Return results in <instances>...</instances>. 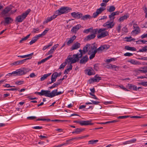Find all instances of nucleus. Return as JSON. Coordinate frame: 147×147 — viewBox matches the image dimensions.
I'll list each match as a JSON object with an SVG mask.
<instances>
[{"mask_svg":"<svg viewBox=\"0 0 147 147\" xmlns=\"http://www.w3.org/2000/svg\"><path fill=\"white\" fill-rule=\"evenodd\" d=\"M80 53H78L76 54L73 55V57H71V55H69L68 56V59L70 60L69 61H71V63H74L79 61V59L81 58L83 54V51L80 49L79 50Z\"/></svg>","mask_w":147,"mask_h":147,"instance_id":"obj_1","label":"nucleus"},{"mask_svg":"<svg viewBox=\"0 0 147 147\" xmlns=\"http://www.w3.org/2000/svg\"><path fill=\"white\" fill-rule=\"evenodd\" d=\"M71 10V8L68 7H61L59 9L56 10L55 13L57 16L59 15L67 13Z\"/></svg>","mask_w":147,"mask_h":147,"instance_id":"obj_2","label":"nucleus"},{"mask_svg":"<svg viewBox=\"0 0 147 147\" xmlns=\"http://www.w3.org/2000/svg\"><path fill=\"white\" fill-rule=\"evenodd\" d=\"M30 11L31 10L30 9H28L24 13H23L22 14L18 16L16 18V22H22L26 18Z\"/></svg>","mask_w":147,"mask_h":147,"instance_id":"obj_3","label":"nucleus"},{"mask_svg":"<svg viewBox=\"0 0 147 147\" xmlns=\"http://www.w3.org/2000/svg\"><path fill=\"white\" fill-rule=\"evenodd\" d=\"M30 70L28 69L21 68L18 69L14 71V73H15L16 76H20L25 74L28 72Z\"/></svg>","mask_w":147,"mask_h":147,"instance_id":"obj_4","label":"nucleus"},{"mask_svg":"<svg viewBox=\"0 0 147 147\" xmlns=\"http://www.w3.org/2000/svg\"><path fill=\"white\" fill-rule=\"evenodd\" d=\"M107 28H102L98 30V33L100 34L98 35L97 37H105L109 35L108 32L107 31H105V30Z\"/></svg>","mask_w":147,"mask_h":147,"instance_id":"obj_5","label":"nucleus"},{"mask_svg":"<svg viewBox=\"0 0 147 147\" xmlns=\"http://www.w3.org/2000/svg\"><path fill=\"white\" fill-rule=\"evenodd\" d=\"M50 90H42L41 92H36L34 93L35 94H38L40 96H45L50 97L49 93Z\"/></svg>","mask_w":147,"mask_h":147,"instance_id":"obj_6","label":"nucleus"},{"mask_svg":"<svg viewBox=\"0 0 147 147\" xmlns=\"http://www.w3.org/2000/svg\"><path fill=\"white\" fill-rule=\"evenodd\" d=\"M73 122L79 123L81 125H93V123L91 122V121L90 120L82 121L75 120Z\"/></svg>","mask_w":147,"mask_h":147,"instance_id":"obj_7","label":"nucleus"},{"mask_svg":"<svg viewBox=\"0 0 147 147\" xmlns=\"http://www.w3.org/2000/svg\"><path fill=\"white\" fill-rule=\"evenodd\" d=\"M105 9V8L102 7H100L99 8L97 9L96 11L93 13L92 17L94 18H96L98 15L100 14Z\"/></svg>","mask_w":147,"mask_h":147,"instance_id":"obj_8","label":"nucleus"},{"mask_svg":"<svg viewBox=\"0 0 147 147\" xmlns=\"http://www.w3.org/2000/svg\"><path fill=\"white\" fill-rule=\"evenodd\" d=\"M71 16L74 18L77 19H80L82 16V13L78 12H73L71 14Z\"/></svg>","mask_w":147,"mask_h":147,"instance_id":"obj_9","label":"nucleus"},{"mask_svg":"<svg viewBox=\"0 0 147 147\" xmlns=\"http://www.w3.org/2000/svg\"><path fill=\"white\" fill-rule=\"evenodd\" d=\"M98 75H96L93 78L90 79V80H89V81H90L91 80V82H90V83H91L92 82H98L100 80H101V78L99 76H97Z\"/></svg>","mask_w":147,"mask_h":147,"instance_id":"obj_10","label":"nucleus"},{"mask_svg":"<svg viewBox=\"0 0 147 147\" xmlns=\"http://www.w3.org/2000/svg\"><path fill=\"white\" fill-rule=\"evenodd\" d=\"M113 22L111 21L110 22L108 21L104 23L103 25V26L104 27H106L107 29L109 28H112L114 26V24H113Z\"/></svg>","mask_w":147,"mask_h":147,"instance_id":"obj_11","label":"nucleus"},{"mask_svg":"<svg viewBox=\"0 0 147 147\" xmlns=\"http://www.w3.org/2000/svg\"><path fill=\"white\" fill-rule=\"evenodd\" d=\"M81 27V25L80 24H77L76 26L73 27L71 31L72 33H76Z\"/></svg>","mask_w":147,"mask_h":147,"instance_id":"obj_12","label":"nucleus"},{"mask_svg":"<svg viewBox=\"0 0 147 147\" xmlns=\"http://www.w3.org/2000/svg\"><path fill=\"white\" fill-rule=\"evenodd\" d=\"M109 45H104L101 46H100L96 50H95L96 51V52H99L100 51H102L104 50L107 49L109 48Z\"/></svg>","mask_w":147,"mask_h":147,"instance_id":"obj_13","label":"nucleus"},{"mask_svg":"<svg viewBox=\"0 0 147 147\" xmlns=\"http://www.w3.org/2000/svg\"><path fill=\"white\" fill-rule=\"evenodd\" d=\"M4 20L3 23L7 24L11 23L13 21V19L9 17H5L4 18Z\"/></svg>","mask_w":147,"mask_h":147,"instance_id":"obj_14","label":"nucleus"},{"mask_svg":"<svg viewBox=\"0 0 147 147\" xmlns=\"http://www.w3.org/2000/svg\"><path fill=\"white\" fill-rule=\"evenodd\" d=\"M57 17V15H56L55 14V13H54V14L53 15L50 17H48L47 19L45 20V21L44 22L43 24H44L48 23L49 22L51 21L53 19Z\"/></svg>","mask_w":147,"mask_h":147,"instance_id":"obj_15","label":"nucleus"},{"mask_svg":"<svg viewBox=\"0 0 147 147\" xmlns=\"http://www.w3.org/2000/svg\"><path fill=\"white\" fill-rule=\"evenodd\" d=\"M11 8L9 7H5L2 11L1 14L2 15H5L7 14L11 10Z\"/></svg>","mask_w":147,"mask_h":147,"instance_id":"obj_16","label":"nucleus"},{"mask_svg":"<svg viewBox=\"0 0 147 147\" xmlns=\"http://www.w3.org/2000/svg\"><path fill=\"white\" fill-rule=\"evenodd\" d=\"M70 60H69V59H68V57H67V59H66L65 61V62L62 63L60 65V67L59 68V69H63L65 67V65H66L67 63H69L71 61H69Z\"/></svg>","mask_w":147,"mask_h":147,"instance_id":"obj_17","label":"nucleus"},{"mask_svg":"<svg viewBox=\"0 0 147 147\" xmlns=\"http://www.w3.org/2000/svg\"><path fill=\"white\" fill-rule=\"evenodd\" d=\"M96 53V51L95 50H92L91 53V51H90L88 53L89 55H90L89 57L90 59H93L95 57V54Z\"/></svg>","mask_w":147,"mask_h":147,"instance_id":"obj_18","label":"nucleus"},{"mask_svg":"<svg viewBox=\"0 0 147 147\" xmlns=\"http://www.w3.org/2000/svg\"><path fill=\"white\" fill-rule=\"evenodd\" d=\"M88 60V57L87 55L83 57L82 59L80 60V64H85Z\"/></svg>","mask_w":147,"mask_h":147,"instance_id":"obj_19","label":"nucleus"},{"mask_svg":"<svg viewBox=\"0 0 147 147\" xmlns=\"http://www.w3.org/2000/svg\"><path fill=\"white\" fill-rule=\"evenodd\" d=\"M92 33L90 35H88L87 37H96V34H97V33H98V29H92Z\"/></svg>","mask_w":147,"mask_h":147,"instance_id":"obj_20","label":"nucleus"},{"mask_svg":"<svg viewBox=\"0 0 147 147\" xmlns=\"http://www.w3.org/2000/svg\"><path fill=\"white\" fill-rule=\"evenodd\" d=\"M129 16L128 14L126 13L124 16L120 17L119 19V20L120 22H123L124 20H126Z\"/></svg>","mask_w":147,"mask_h":147,"instance_id":"obj_21","label":"nucleus"},{"mask_svg":"<svg viewBox=\"0 0 147 147\" xmlns=\"http://www.w3.org/2000/svg\"><path fill=\"white\" fill-rule=\"evenodd\" d=\"M128 62L134 65H140L141 64V63L140 62L134 59H131L128 61Z\"/></svg>","mask_w":147,"mask_h":147,"instance_id":"obj_22","label":"nucleus"},{"mask_svg":"<svg viewBox=\"0 0 147 147\" xmlns=\"http://www.w3.org/2000/svg\"><path fill=\"white\" fill-rule=\"evenodd\" d=\"M80 44L79 43L77 42L74 44L71 47V50L77 49L80 47Z\"/></svg>","mask_w":147,"mask_h":147,"instance_id":"obj_23","label":"nucleus"},{"mask_svg":"<svg viewBox=\"0 0 147 147\" xmlns=\"http://www.w3.org/2000/svg\"><path fill=\"white\" fill-rule=\"evenodd\" d=\"M84 129L82 128H77L75 131H73L72 133L73 134L76 133V134H79L80 132L83 131Z\"/></svg>","mask_w":147,"mask_h":147,"instance_id":"obj_24","label":"nucleus"},{"mask_svg":"<svg viewBox=\"0 0 147 147\" xmlns=\"http://www.w3.org/2000/svg\"><path fill=\"white\" fill-rule=\"evenodd\" d=\"M90 44L86 45L85 47H84L83 49V50H82L84 54H85L86 53L89 49L90 48Z\"/></svg>","mask_w":147,"mask_h":147,"instance_id":"obj_25","label":"nucleus"},{"mask_svg":"<svg viewBox=\"0 0 147 147\" xmlns=\"http://www.w3.org/2000/svg\"><path fill=\"white\" fill-rule=\"evenodd\" d=\"M58 73L57 72H55L51 76V80H53L54 81H56V78L58 77Z\"/></svg>","mask_w":147,"mask_h":147,"instance_id":"obj_26","label":"nucleus"},{"mask_svg":"<svg viewBox=\"0 0 147 147\" xmlns=\"http://www.w3.org/2000/svg\"><path fill=\"white\" fill-rule=\"evenodd\" d=\"M57 89L54 90L49 93L50 98H52L56 96V92L57 91Z\"/></svg>","mask_w":147,"mask_h":147,"instance_id":"obj_27","label":"nucleus"},{"mask_svg":"<svg viewBox=\"0 0 147 147\" xmlns=\"http://www.w3.org/2000/svg\"><path fill=\"white\" fill-rule=\"evenodd\" d=\"M128 86L129 87V89L132 88L133 90H137V87L136 85H134L132 84H128Z\"/></svg>","mask_w":147,"mask_h":147,"instance_id":"obj_28","label":"nucleus"},{"mask_svg":"<svg viewBox=\"0 0 147 147\" xmlns=\"http://www.w3.org/2000/svg\"><path fill=\"white\" fill-rule=\"evenodd\" d=\"M86 137L85 136H82L79 137H75L74 138H72L71 139L68 140L66 141L67 142H69L71 141L74 140H78L79 139H82Z\"/></svg>","mask_w":147,"mask_h":147,"instance_id":"obj_29","label":"nucleus"},{"mask_svg":"<svg viewBox=\"0 0 147 147\" xmlns=\"http://www.w3.org/2000/svg\"><path fill=\"white\" fill-rule=\"evenodd\" d=\"M140 31V30H139V29H135L131 32V34H132L133 36H135V35L139 33Z\"/></svg>","mask_w":147,"mask_h":147,"instance_id":"obj_30","label":"nucleus"},{"mask_svg":"<svg viewBox=\"0 0 147 147\" xmlns=\"http://www.w3.org/2000/svg\"><path fill=\"white\" fill-rule=\"evenodd\" d=\"M141 69H139L138 71L143 73H145L147 72V66L142 67Z\"/></svg>","mask_w":147,"mask_h":147,"instance_id":"obj_31","label":"nucleus"},{"mask_svg":"<svg viewBox=\"0 0 147 147\" xmlns=\"http://www.w3.org/2000/svg\"><path fill=\"white\" fill-rule=\"evenodd\" d=\"M115 7L113 5L111 6H109V8L107 9V11L109 12H112L115 10Z\"/></svg>","mask_w":147,"mask_h":147,"instance_id":"obj_32","label":"nucleus"},{"mask_svg":"<svg viewBox=\"0 0 147 147\" xmlns=\"http://www.w3.org/2000/svg\"><path fill=\"white\" fill-rule=\"evenodd\" d=\"M51 73H49L47 74H44L42 77L40 79V81H42L46 79L48 77L51 75Z\"/></svg>","mask_w":147,"mask_h":147,"instance_id":"obj_33","label":"nucleus"},{"mask_svg":"<svg viewBox=\"0 0 147 147\" xmlns=\"http://www.w3.org/2000/svg\"><path fill=\"white\" fill-rule=\"evenodd\" d=\"M81 19L83 20H87L88 19H90L91 18L90 16L89 15H86L82 16L81 17Z\"/></svg>","mask_w":147,"mask_h":147,"instance_id":"obj_34","label":"nucleus"},{"mask_svg":"<svg viewBox=\"0 0 147 147\" xmlns=\"http://www.w3.org/2000/svg\"><path fill=\"white\" fill-rule=\"evenodd\" d=\"M49 30V28L46 29L41 34L38 35L36 37H41L42 36H44Z\"/></svg>","mask_w":147,"mask_h":147,"instance_id":"obj_35","label":"nucleus"},{"mask_svg":"<svg viewBox=\"0 0 147 147\" xmlns=\"http://www.w3.org/2000/svg\"><path fill=\"white\" fill-rule=\"evenodd\" d=\"M33 53H32L30 54H27L25 55H18V57H20L21 58H25L32 55H33Z\"/></svg>","mask_w":147,"mask_h":147,"instance_id":"obj_36","label":"nucleus"},{"mask_svg":"<svg viewBox=\"0 0 147 147\" xmlns=\"http://www.w3.org/2000/svg\"><path fill=\"white\" fill-rule=\"evenodd\" d=\"M39 37H34L33 38L30 42H29L30 45H31L35 43L38 39Z\"/></svg>","mask_w":147,"mask_h":147,"instance_id":"obj_37","label":"nucleus"},{"mask_svg":"<svg viewBox=\"0 0 147 147\" xmlns=\"http://www.w3.org/2000/svg\"><path fill=\"white\" fill-rule=\"evenodd\" d=\"M115 16L114 15V13L113 12L109 15V18H110V21L113 22L114 19L115 18Z\"/></svg>","mask_w":147,"mask_h":147,"instance_id":"obj_38","label":"nucleus"},{"mask_svg":"<svg viewBox=\"0 0 147 147\" xmlns=\"http://www.w3.org/2000/svg\"><path fill=\"white\" fill-rule=\"evenodd\" d=\"M132 37H125V40H124V41H126L128 42H130L131 41H134L135 40V39L133 38H132Z\"/></svg>","mask_w":147,"mask_h":147,"instance_id":"obj_39","label":"nucleus"},{"mask_svg":"<svg viewBox=\"0 0 147 147\" xmlns=\"http://www.w3.org/2000/svg\"><path fill=\"white\" fill-rule=\"evenodd\" d=\"M98 141V140H90L88 142L89 144H95L96 142Z\"/></svg>","mask_w":147,"mask_h":147,"instance_id":"obj_40","label":"nucleus"},{"mask_svg":"<svg viewBox=\"0 0 147 147\" xmlns=\"http://www.w3.org/2000/svg\"><path fill=\"white\" fill-rule=\"evenodd\" d=\"M111 69H114V70L115 71H117L118 70L119 68V66H116L115 65H113L111 64Z\"/></svg>","mask_w":147,"mask_h":147,"instance_id":"obj_41","label":"nucleus"},{"mask_svg":"<svg viewBox=\"0 0 147 147\" xmlns=\"http://www.w3.org/2000/svg\"><path fill=\"white\" fill-rule=\"evenodd\" d=\"M76 37H71L69 39L67 43V45H69V44L72 43L74 40L76 39Z\"/></svg>","mask_w":147,"mask_h":147,"instance_id":"obj_42","label":"nucleus"},{"mask_svg":"<svg viewBox=\"0 0 147 147\" xmlns=\"http://www.w3.org/2000/svg\"><path fill=\"white\" fill-rule=\"evenodd\" d=\"M52 45L53 42H51L48 45L44 46L42 50L43 51H44L49 47L52 46Z\"/></svg>","mask_w":147,"mask_h":147,"instance_id":"obj_43","label":"nucleus"},{"mask_svg":"<svg viewBox=\"0 0 147 147\" xmlns=\"http://www.w3.org/2000/svg\"><path fill=\"white\" fill-rule=\"evenodd\" d=\"M92 29H93L92 28H90L88 29L84 30L83 31V32L84 33H86V34H88L89 32H90L92 30Z\"/></svg>","mask_w":147,"mask_h":147,"instance_id":"obj_44","label":"nucleus"},{"mask_svg":"<svg viewBox=\"0 0 147 147\" xmlns=\"http://www.w3.org/2000/svg\"><path fill=\"white\" fill-rule=\"evenodd\" d=\"M24 83V81H18L15 82V84L18 86L20 85L23 84Z\"/></svg>","mask_w":147,"mask_h":147,"instance_id":"obj_45","label":"nucleus"},{"mask_svg":"<svg viewBox=\"0 0 147 147\" xmlns=\"http://www.w3.org/2000/svg\"><path fill=\"white\" fill-rule=\"evenodd\" d=\"M129 116H119L117 117L118 119H126L127 117H129Z\"/></svg>","mask_w":147,"mask_h":147,"instance_id":"obj_46","label":"nucleus"},{"mask_svg":"<svg viewBox=\"0 0 147 147\" xmlns=\"http://www.w3.org/2000/svg\"><path fill=\"white\" fill-rule=\"evenodd\" d=\"M72 63H70L69 67H67V68L65 69L68 72H69L70 70H71L72 68V66L71 65Z\"/></svg>","mask_w":147,"mask_h":147,"instance_id":"obj_47","label":"nucleus"},{"mask_svg":"<svg viewBox=\"0 0 147 147\" xmlns=\"http://www.w3.org/2000/svg\"><path fill=\"white\" fill-rule=\"evenodd\" d=\"M94 68L96 71H98L99 69L98 65V64H96L94 65Z\"/></svg>","mask_w":147,"mask_h":147,"instance_id":"obj_48","label":"nucleus"},{"mask_svg":"<svg viewBox=\"0 0 147 147\" xmlns=\"http://www.w3.org/2000/svg\"><path fill=\"white\" fill-rule=\"evenodd\" d=\"M147 51V49H145L144 47H143L142 49H139L138 52H146Z\"/></svg>","mask_w":147,"mask_h":147,"instance_id":"obj_49","label":"nucleus"},{"mask_svg":"<svg viewBox=\"0 0 147 147\" xmlns=\"http://www.w3.org/2000/svg\"><path fill=\"white\" fill-rule=\"evenodd\" d=\"M94 44L95 43H94V44H92V45L91 48V49H92V50L94 51V50H96L97 49L96 46H95L94 45Z\"/></svg>","mask_w":147,"mask_h":147,"instance_id":"obj_50","label":"nucleus"},{"mask_svg":"<svg viewBox=\"0 0 147 147\" xmlns=\"http://www.w3.org/2000/svg\"><path fill=\"white\" fill-rule=\"evenodd\" d=\"M51 120L50 119H40V118H38L37 119H36V121H51Z\"/></svg>","mask_w":147,"mask_h":147,"instance_id":"obj_51","label":"nucleus"},{"mask_svg":"<svg viewBox=\"0 0 147 147\" xmlns=\"http://www.w3.org/2000/svg\"><path fill=\"white\" fill-rule=\"evenodd\" d=\"M139 84L144 86H147V82H142L140 83Z\"/></svg>","mask_w":147,"mask_h":147,"instance_id":"obj_52","label":"nucleus"},{"mask_svg":"<svg viewBox=\"0 0 147 147\" xmlns=\"http://www.w3.org/2000/svg\"><path fill=\"white\" fill-rule=\"evenodd\" d=\"M59 45L58 44H56L54 45L52 47V48H51V49L53 50V51H55L57 47H58Z\"/></svg>","mask_w":147,"mask_h":147,"instance_id":"obj_53","label":"nucleus"},{"mask_svg":"<svg viewBox=\"0 0 147 147\" xmlns=\"http://www.w3.org/2000/svg\"><path fill=\"white\" fill-rule=\"evenodd\" d=\"M51 121H61V122H65L67 121L65 120H59V119H55V120H51Z\"/></svg>","mask_w":147,"mask_h":147,"instance_id":"obj_54","label":"nucleus"},{"mask_svg":"<svg viewBox=\"0 0 147 147\" xmlns=\"http://www.w3.org/2000/svg\"><path fill=\"white\" fill-rule=\"evenodd\" d=\"M14 72V71L12 72L11 73H8L7 75H6V78H7V76H11L12 75H13V76H15L16 75H15V73Z\"/></svg>","mask_w":147,"mask_h":147,"instance_id":"obj_55","label":"nucleus"},{"mask_svg":"<svg viewBox=\"0 0 147 147\" xmlns=\"http://www.w3.org/2000/svg\"><path fill=\"white\" fill-rule=\"evenodd\" d=\"M133 54L132 53H129V52H127V53H125L124 54V55L125 56L130 57V56H131Z\"/></svg>","mask_w":147,"mask_h":147,"instance_id":"obj_56","label":"nucleus"},{"mask_svg":"<svg viewBox=\"0 0 147 147\" xmlns=\"http://www.w3.org/2000/svg\"><path fill=\"white\" fill-rule=\"evenodd\" d=\"M32 128L34 129H40L42 128V126H34L32 127Z\"/></svg>","mask_w":147,"mask_h":147,"instance_id":"obj_57","label":"nucleus"},{"mask_svg":"<svg viewBox=\"0 0 147 147\" xmlns=\"http://www.w3.org/2000/svg\"><path fill=\"white\" fill-rule=\"evenodd\" d=\"M119 87L121 88V89H123L124 90L128 91H129V90L127 89L126 88H125L123 85H121L119 86Z\"/></svg>","mask_w":147,"mask_h":147,"instance_id":"obj_58","label":"nucleus"},{"mask_svg":"<svg viewBox=\"0 0 147 147\" xmlns=\"http://www.w3.org/2000/svg\"><path fill=\"white\" fill-rule=\"evenodd\" d=\"M116 60V58H112L109 59H107L106 60V61L107 62L109 63L113 61H115Z\"/></svg>","mask_w":147,"mask_h":147,"instance_id":"obj_59","label":"nucleus"},{"mask_svg":"<svg viewBox=\"0 0 147 147\" xmlns=\"http://www.w3.org/2000/svg\"><path fill=\"white\" fill-rule=\"evenodd\" d=\"M11 65H15V66H16L18 65H19V61H17L14 62L11 64Z\"/></svg>","mask_w":147,"mask_h":147,"instance_id":"obj_60","label":"nucleus"},{"mask_svg":"<svg viewBox=\"0 0 147 147\" xmlns=\"http://www.w3.org/2000/svg\"><path fill=\"white\" fill-rule=\"evenodd\" d=\"M89 94L90 95L93 96V97H92L93 98L97 100H99V99L96 97V96L94 94H93L92 93H90Z\"/></svg>","mask_w":147,"mask_h":147,"instance_id":"obj_61","label":"nucleus"},{"mask_svg":"<svg viewBox=\"0 0 147 147\" xmlns=\"http://www.w3.org/2000/svg\"><path fill=\"white\" fill-rule=\"evenodd\" d=\"M136 141V139L135 138L132 139L130 140H129L130 144L134 143Z\"/></svg>","mask_w":147,"mask_h":147,"instance_id":"obj_62","label":"nucleus"},{"mask_svg":"<svg viewBox=\"0 0 147 147\" xmlns=\"http://www.w3.org/2000/svg\"><path fill=\"white\" fill-rule=\"evenodd\" d=\"M133 27L134 28H136V29H138H138H139V30H140L139 27L138 26L137 24H136L135 23L134 24Z\"/></svg>","mask_w":147,"mask_h":147,"instance_id":"obj_63","label":"nucleus"},{"mask_svg":"<svg viewBox=\"0 0 147 147\" xmlns=\"http://www.w3.org/2000/svg\"><path fill=\"white\" fill-rule=\"evenodd\" d=\"M36 117L34 116L29 117H27V118L28 119L30 120H33L35 119H36Z\"/></svg>","mask_w":147,"mask_h":147,"instance_id":"obj_64","label":"nucleus"}]
</instances>
